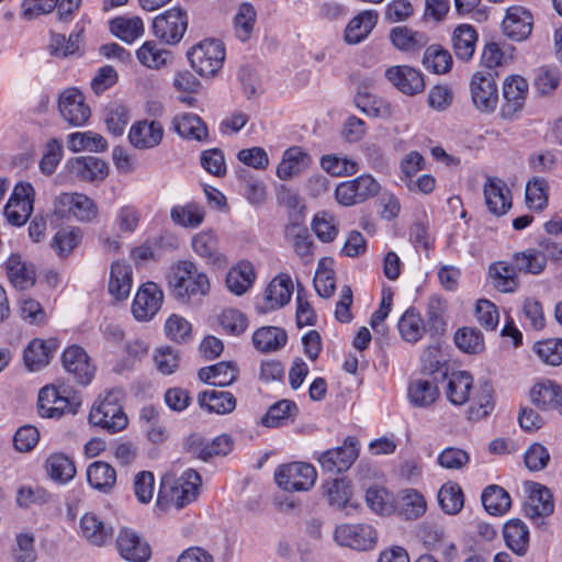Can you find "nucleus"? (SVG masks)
<instances>
[{
	"instance_id": "1",
	"label": "nucleus",
	"mask_w": 562,
	"mask_h": 562,
	"mask_svg": "<svg viewBox=\"0 0 562 562\" xmlns=\"http://www.w3.org/2000/svg\"><path fill=\"white\" fill-rule=\"evenodd\" d=\"M201 484V476L192 469L167 472L160 480L156 506L162 512L181 509L198 498Z\"/></svg>"
},
{
	"instance_id": "2",
	"label": "nucleus",
	"mask_w": 562,
	"mask_h": 562,
	"mask_svg": "<svg viewBox=\"0 0 562 562\" xmlns=\"http://www.w3.org/2000/svg\"><path fill=\"white\" fill-rule=\"evenodd\" d=\"M167 284L171 294L182 302L205 296L211 289L207 274L191 260L175 262L169 268Z\"/></svg>"
},
{
	"instance_id": "3",
	"label": "nucleus",
	"mask_w": 562,
	"mask_h": 562,
	"mask_svg": "<svg viewBox=\"0 0 562 562\" xmlns=\"http://www.w3.org/2000/svg\"><path fill=\"white\" fill-rule=\"evenodd\" d=\"M122 400L123 394L120 390H111L101 394L91 406L89 422L111 434L122 431L128 424Z\"/></svg>"
},
{
	"instance_id": "4",
	"label": "nucleus",
	"mask_w": 562,
	"mask_h": 562,
	"mask_svg": "<svg viewBox=\"0 0 562 562\" xmlns=\"http://www.w3.org/2000/svg\"><path fill=\"white\" fill-rule=\"evenodd\" d=\"M190 66L203 78H213L222 69L226 50L222 41L216 38H204L187 53Z\"/></svg>"
},
{
	"instance_id": "5",
	"label": "nucleus",
	"mask_w": 562,
	"mask_h": 562,
	"mask_svg": "<svg viewBox=\"0 0 562 562\" xmlns=\"http://www.w3.org/2000/svg\"><path fill=\"white\" fill-rule=\"evenodd\" d=\"M189 25V16L184 9L172 7L153 19V35L168 45H177L183 38Z\"/></svg>"
},
{
	"instance_id": "6",
	"label": "nucleus",
	"mask_w": 562,
	"mask_h": 562,
	"mask_svg": "<svg viewBox=\"0 0 562 562\" xmlns=\"http://www.w3.org/2000/svg\"><path fill=\"white\" fill-rule=\"evenodd\" d=\"M54 214L61 220L92 222L99 214L97 203L83 193L65 192L54 200Z\"/></svg>"
},
{
	"instance_id": "7",
	"label": "nucleus",
	"mask_w": 562,
	"mask_h": 562,
	"mask_svg": "<svg viewBox=\"0 0 562 562\" xmlns=\"http://www.w3.org/2000/svg\"><path fill=\"white\" fill-rule=\"evenodd\" d=\"M471 102L481 114H492L498 105L496 76L490 70L475 71L469 83Z\"/></svg>"
},
{
	"instance_id": "8",
	"label": "nucleus",
	"mask_w": 562,
	"mask_h": 562,
	"mask_svg": "<svg viewBox=\"0 0 562 562\" xmlns=\"http://www.w3.org/2000/svg\"><path fill=\"white\" fill-rule=\"evenodd\" d=\"M316 477V469L306 462L281 464L274 471L277 485L285 492H306L314 486Z\"/></svg>"
},
{
	"instance_id": "9",
	"label": "nucleus",
	"mask_w": 562,
	"mask_h": 562,
	"mask_svg": "<svg viewBox=\"0 0 562 562\" xmlns=\"http://www.w3.org/2000/svg\"><path fill=\"white\" fill-rule=\"evenodd\" d=\"M334 540L340 547L366 551L375 546L378 533L368 524H341L334 530Z\"/></svg>"
},
{
	"instance_id": "10",
	"label": "nucleus",
	"mask_w": 562,
	"mask_h": 562,
	"mask_svg": "<svg viewBox=\"0 0 562 562\" xmlns=\"http://www.w3.org/2000/svg\"><path fill=\"white\" fill-rule=\"evenodd\" d=\"M58 111L61 117L75 127L83 126L91 116V109L85 94L77 88H67L58 98Z\"/></svg>"
},
{
	"instance_id": "11",
	"label": "nucleus",
	"mask_w": 562,
	"mask_h": 562,
	"mask_svg": "<svg viewBox=\"0 0 562 562\" xmlns=\"http://www.w3.org/2000/svg\"><path fill=\"white\" fill-rule=\"evenodd\" d=\"M164 302V292L155 282L143 283L136 291L131 311L138 322H148L159 312Z\"/></svg>"
},
{
	"instance_id": "12",
	"label": "nucleus",
	"mask_w": 562,
	"mask_h": 562,
	"mask_svg": "<svg viewBox=\"0 0 562 562\" xmlns=\"http://www.w3.org/2000/svg\"><path fill=\"white\" fill-rule=\"evenodd\" d=\"M165 137L162 123L154 119H142L135 121L127 134L132 147L137 150H150L158 147Z\"/></svg>"
},
{
	"instance_id": "13",
	"label": "nucleus",
	"mask_w": 562,
	"mask_h": 562,
	"mask_svg": "<svg viewBox=\"0 0 562 562\" xmlns=\"http://www.w3.org/2000/svg\"><path fill=\"white\" fill-rule=\"evenodd\" d=\"M34 189L27 182L15 184L12 194L4 206L8 222L14 226L26 223L33 212Z\"/></svg>"
},
{
	"instance_id": "14",
	"label": "nucleus",
	"mask_w": 562,
	"mask_h": 562,
	"mask_svg": "<svg viewBox=\"0 0 562 562\" xmlns=\"http://www.w3.org/2000/svg\"><path fill=\"white\" fill-rule=\"evenodd\" d=\"M524 488L526 492L524 512L528 518L538 521L553 513V497L544 485L529 481L524 483Z\"/></svg>"
},
{
	"instance_id": "15",
	"label": "nucleus",
	"mask_w": 562,
	"mask_h": 562,
	"mask_svg": "<svg viewBox=\"0 0 562 562\" xmlns=\"http://www.w3.org/2000/svg\"><path fill=\"white\" fill-rule=\"evenodd\" d=\"M77 533L89 544L103 547L111 542L113 528L100 514L87 512L79 518Z\"/></svg>"
},
{
	"instance_id": "16",
	"label": "nucleus",
	"mask_w": 562,
	"mask_h": 562,
	"mask_svg": "<svg viewBox=\"0 0 562 562\" xmlns=\"http://www.w3.org/2000/svg\"><path fill=\"white\" fill-rule=\"evenodd\" d=\"M502 116L512 119L525 106L529 92L528 81L520 75L507 76L503 81Z\"/></svg>"
},
{
	"instance_id": "17",
	"label": "nucleus",
	"mask_w": 562,
	"mask_h": 562,
	"mask_svg": "<svg viewBox=\"0 0 562 562\" xmlns=\"http://www.w3.org/2000/svg\"><path fill=\"white\" fill-rule=\"evenodd\" d=\"M65 168L74 179L85 182H100L109 175L108 164L94 156H79L66 161Z\"/></svg>"
},
{
	"instance_id": "18",
	"label": "nucleus",
	"mask_w": 562,
	"mask_h": 562,
	"mask_svg": "<svg viewBox=\"0 0 562 562\" xmlns=\"http://www.w3.org/2000/svg\"><path fill=\"white\" fill-rule=\"evenodd\" d=\"M501 29L507 38L515 42L525 41L532 32L533 16L527 8L512 5L506 10Z\"/></svg>"
},
{
	"instance_id": "19",
	"label": "nucleus",
	"mask_w": 562,
	"mask_h": 562,
	"mask_svg": "<svg viewBox=\"0 0 562 562\" xmlns=\"http://www.w3.org/2000/svg\"><path fill=\"white\" fill-rule=\"evenodd\" d=\"M359 448L356 438L348 437L344 445L322 452L317 460L324 471L342 472L348 470L358 457Z\"/></svg>"
},
{
	"instance_id": "20",
	"label": "nucleus",
	"mask_w": 562,
	"mask_h": 562,
	"mask_svg": "<svg viewBox=\"0 0 562 562\" xmlns=\"http://www.w3.org/2000/svg\"><path fill=\"white\" fill-rule=\"evenodd\" d=\"M68 390L63 385L49 384L38 393V413L42 417L56 418L71 412Z\"/></svg>"
},
{
	"instance_id": "21",
	"label": "nucleus",
	"mask_w": 562,
	"mask_h": 562,
	"mask_svg": "<svg viewBox=\"0 0 562 562\" xmlns=\"http://www.w3.org/2000/svg\"><path fill=\"white\" fill-rule=\"evenodd\" d=\"M63 367L81 384H89L94 376V366L83 348L72 345L63 352Z\"/></svg>"
},
{
	"instance_id": "22",
	"label": "nucleus",
	"mask_w": 562,
	"mask_h": 562,
	"mask_svg": "<svg viewBox=\"0 0 562 562\" xmlns=\"http://www.w3.org/2000/svg\"><path fill=\"white\" fill-rule=\"evenodd\" d=\"M312 162L307 150L301 146H291L283 151L276 175L280 180L288 181L307 170Z\"/></svg>"
},
{
	"instance_id": "23",
	"label": "nucleus",
	"mask_w": 562,
	"mask_h": 562,
	"mask_svg": "<svg viewBox=\"0 0 562 562\" xmlns=\"http://www.w3.org/2000/svg\"><path fill=\"white\" fill-rule=\"evenodd\" d=\"M385 77L397 90L407 95L420 93L425 89L423 74L411 66H392L385 70Z\"/></svg>"
},
{
	"instance_id": "24",
	"label": "nucleus",
	"mask_w": 562,
	"mask_h": 562,
	"mask_svg": "<svg viewBox=\"0 0 562 562\" xmlns=\"http://www.w3.org/2000/svg\"><path fill=\"white\" fill-rule=\"evenodd\" d=\"M191 247L207 265L222 268L227 263L226 256L218 248L217 236L211 229L194 234L191 238Z\"/></svg>"
},
{
	"instance_id": "25",
	"label": "nucleus",
	"mask_w": 562,
	"mask_h": 562,
	"mask_svg": "<svg viewBox=\"0 0 562 562\" xmlns=\"http://www.w3.org/2000/svg\"><path fill=\"white\" fill-rule=\"evenodd\" d=\"M121 557L131 562H146L151 554L149 544L134 530L123 528L116 539Z\"/></svg>"
},
{
	"instance_id": "26",
	"label": "nucleus",
	"mask_w": 562,
	"mask_h": 562,
	"mask_svg": "<svg viewBox=\"0 0 562 562\" xmlns=\"http://www.w3.org/2000/svg\"><path fill=\"white\" fill-rule=\"evenodd\" d=\"M428 508L425 495L417 488L406 487L397 493L395 501V514L405 520L422 518Z\"/></svg>"
},
{
	"instance_id": "27",
	"label": "nucleus",
	"mask_w": 562,
	"mask_h": 562,
	"mask_svg": "<svg viewBox=\"0 0 562 562\" xmlns=\"http://www.w3.org/2000/svg\"><path fill=\"white\" fill-rule=\"evenodd\" d=\"M293 283L288 274L277 276L266 288L261 311L267 313L283 307L291 300Z\"/></svg>"
},
{
	"instance_id": "28",
	"label": "nucleus",
	"mask_w": 562,
	"mask_h": 562,
	"mask_svg": "<svg viewBox=\"0 0 562 562\" xmlns=\"http://www.w3.org/2000/svg\"><path fill=\"white\" fill-rule=\"evenodd\" d=\"M133 286V268L121 260L112 262L108 281V291L115 301H125Z\"/></svg>"
},
{
	"instance_id": "29",
	"label": "nucleus",
	"mask_w": 562,
	"mask_h": 562,
	"mask_svg": "<svg viewBox=\"0 0 562 562\" xmlns=\"http://www.w3.org/2000/svg\"><path fill=\"white\" fill-rule=\"evenodd\" d=\"M484 198L487 209L495 215H504L512 207L510 190L502 179L487 178Z\"/></svg>"
},
{
	"instance_id": "30",
	"label": "nucleus",
	"mask_w": 562,
	"mask_h": 562,
	"mask_svg": "<svg viewBox=\"0 0 562 562\" xmlns=\"http://www.w3.org/2000/svg\"><path fill=\"white\" fill-rule=\"evenodd\" d=\"M109 30L120 41L133 44L144 35L145 25L138 15L123 14L109 21Z\"/></svg>"
},
{
	"instance_id": "31",
	"label": "nucleus",
	"mask_w": 562,
	"mask_h": 562,
	"mask_svg": "<svg viewBox=\"0 0 562 562\" xmlns=\"http://www.w3.org/2000/svg\"><path fill=\"white\" fill-rule=\"evenodd\" d=\"M256 278L254 265L250 261L241 260L229 268L225 283L229 292L243 295L252 288Z\"/></svg>"
},
{
	"instance_id": "32",
	"label": "nucleus",
	"mask_w": 562,
	"mask_h": 562,
	"mask_svg": "<svg viewBox=\"0 0 562 562\" xmlns=\"http://www.w3.org/2000/svg\"><path fill=\"white\" fill-rule=\"evenodd\" d=\"M503 538L506 547L518 557H524L530 542L529 527L518 518L507 520L503 526Z\"/></svg>"
},
{
	"instance_id": "33",
	"label": "nucleus",
	"mask_w": 562,
	"mask_h": 562,
	"mask_svg": "<svg viewBox=\"0 0 562 562\" xmlns=\"http://www.w3.org/2000/svg\"><path fill=\"white\" fill-rule=\"evenodd\" d=\"M57 349L56 340H43L35 338L29 342L24 349L23 359L30 371H38L46 367L53 353Z\"/></svg>"
},
{
	"instance_id": "34",
	"label": "nucleus",
	"mask_w": 562,
	"mask_h": 562,
	"mask_svg": "<svg viewBox=\"0 0 562 562\" xmlns=\"http://www.w3.org/2000/svg\"><path fill=\"white\" fill-rule=\"evenodd\" d=\"M175 133L181 138L202 142L207 137V128L198 114L182 112L171 120Z\"/></svg>"
},
{
	"instance_id": "35",
	"label": "nucleus",
	"mask_w": 562,
	"mask_h": 562,
	"mask_svg": "<svg viewBox=\"0 0 562 562\" xmlns=\"http://www.w3.org/2000/svg\"><path fill=\"white\" fill-rule=\"evenodd\" d=\"M378 18V12L374 10H364L358 13L345 29V41L350 45L364 41L376 25Z\"/></svg>"
},
{
	"instance_id": "36",
	"label": "nucleus",
	"mask_w": 562,
	"mask_h": 562,
	"mask_svg": "<svg viewBox=\"0 0 562 562\" xmlns=\"http://www.w3.org/2000/svg\"><path fill=\"white\" fill-rule=\"evenodd\" d=\"M44 469L48 477L58 484L69 483L77 473L74 460L63 452L50 453L45 460Z\"/></svg>"
},
{
	"instance_id": "37",
	"label": "nucleus",
	"mask_w": 562,
	"mask_h": 562,
	"mask_svg": "<svg viewBox=\"0 0 562 562\" xmlns=\"http://www.w3.org/2000/svg\"><path fill=\"white\" fill-rule=\"evenodd\" d=\"M138 63L147 69L159 70L170 64L172 54L154 40L145 41L136 49Z\"/></svg>"
},
{
	"instance_id": "38",
	"label": "nucleus",
	"mask_w": 562,
	"mask_h": 562,
	"mask_svg": "<svg viewBox=\"0 0 562 562\" xmlns=\"http://www.w3.org/2000/svg\"><path fill=\"white\" fill-rule=\"evenodd\" d=\"M4 265L8 279L15 289L27 290L34 285L35 270L20 255L12 254Z\"/></svg>"
},
{
	"instance_id": "39",
	"label": "nucleus",
	"mask_w": 562,
	"mask_h": 562,
	"mask_svg": "<svg viewBox=\"0 0 562 562\" xmlns=\"http://www.w3.org/2000/svg\"><path fill=\"white\" fill-rule=\"evenodd\" d=\"M516 266L507 261H496L488 268V279L499 292L512 293L518 288Z\"/></svg>"
},
{
	"instance_id": "40",
	"label": "nucleus",
	"mask_w": 562,
	"mask_h": 562,
	"mask_svg": "<svg viewBox=\"0 0 562 562\" xmlns=\"http://www.w3.org/2000/svg\"><path fill=\"white\" fill-rule=\"evenodd\" d=\"M529 395L530 401L538 408L557 409L562 396V386L552 380H542L532 385Z\"/></svg>"
},
{
	"instance_id": "41",
	"label": "nucleus",
	"mask_w": 562,
	"mask_h": 562,
	"mask_svg": "<svg viewBox=\"0 0 562 562\" xmlns=\"http://www.w3.org/2000/svg\"><path fill=\"white\" fill-rule=\"evenodd\" d=\"M481 502L486 513L495 517L506 515L512 507L509 493L496 484H491L483 490Z\"/></svg>"
},
{
	"instance_id": "42",
	"label": "nucleus",
	"mask_w": 562,
	"mask_h": 562,
	"mask_svg": "<svg viewBox=\"0 0 562 562\" xmlns=\"http://www.w3.org/2000/svg\"><path fill=\"white\" fill-rule=\"evenodd\" d=\"M473 378L469 372H452L447 378L446 396L453 405H463L470 398Z\"/></svg>"
},
{
	"instance_id": "43",
	"label": "nucleus",
	"mask_w": 562,
	"mask_h": 562,
	"mask_svg": "<svg viewBox=\"0 0 562 562\" xmlns=\"http://www.w3.org/2000/svg\"><path fill=\"white\" fill-rule=\"evenodd\" d=\"M86 475L90 486L102 493L111 492L116 484L115 469L104 461H94L88 465Z\"/></svg>"
},
{
	"instance_id": "44",
	"label": "nucleus",
	"mask_w": 562,
	"mask_h": 562,
	"mask_svg": "<svg viewBox=\"0 0 562 562\" xmlns=\"http://www.w3.org/2000/svg\"><path fill=\"white\" fill-rule=\"evenodd\" d=\"M205 218V209L195 202L176 204L170 210L171 222L183 228H196Z\"/></svg>"
},
{
	"instance_id": "45",
	"label": "nucleus",
	"mask_w": 562,
	"mask_h": 562,
	"mask_svg": "<svg viewBox=\"0 0 562 562\" xmlns=\"http://www.w3.org/2000/svg\"><path fill=\"white\" fill-rule=\"evenodd\" d=\"M252 345L260 352H273L285 346L288 335L277 326H263L252 334Z\"/></svg>"
},
{
	"instance_id": "46",
	"label": "nucleus",
	"mask_w": 562,
	"mask_h": 562,
	"mask_svg": "<svg viewBox=\"0 0 562 562\" xmlns=\"http://www.w3.org/2000/svg\"><path fill=\"white\" fill-rule=\"evenodd\" d=\"M477 33L473 25L459 24L452 34V47L456 56L461 60H469L475 52Z\"/></svg>"
},
{
	"instance_id": "47",
	"label": "nucleus",
	"mask_w": 562,
	"mask_h": 562,
	"mask_svg": "<svg viewBox=\"0 0 562 562\" xmlns=\"http://www.w3.org/2000/svg\"><path fill=\"white\" fill-rule=\"evenodd\" d=\"M67 147L72 153H103L108 149V142L93 131L74 132L67 136Z\"/></svg>"
},
{
	"instance_id": "48",
	"label": "nucleus",
	"mask_w": 562,
	"mask_h": 562,
	"mask_svg": "<svg viewBox=\"0 0 562 562\" xmlns=\"http://www.w3.org/2000/svg\"><path fill=\"white\" fill-rule=\"evenodd\" d=\"M390 40L396 49L406 53L419 50L428 43V37L425 33L414 31L407 26L392 29Z\"/></svg>"
},
{
	"instance_id": "49",
	"label": "nucleus",
	"mask_w": 562,
	"mask_h": 562,
	"mask_svg": "<svg viewBox=\"0 0 562 562\" xmlns=\"http://www.w3.org/2000/svg\"><path fill=\"white\" fill-rule=\"evenodd\" d=\"M190 450L202 460H207L213 456H225L233 447V441L229 436L221 435L214 438L211 442H206L199 437L190 438Z\"/></svg>"
},
{
	"instance_id": "50",
	"label": "nucleus",
	"mask_w": 562,
	"mask_h": 562,
	"mask_svg": "<svg viewBox=\"0 0 562 562\" xmlns=\"http://www.w3.org/2000/svg\"><path fill=\"white\" fill-rule=\"evenodd\" d=\"M199 404L209 413L224 415L235 409L236 398L227 391L209 390L199 395Z\"/></svg>"
},
{
	"instance_id": "51",
	"label": "nucleus",
	"mask_w": 562,
	"mask_h": 562,
	"mask_svg": "<svg viewBox=\"0 0 562 562\" xmlns=\"http://www.w3.org/2000/svg\"><path fill=\"white\" fill-rule=\"evenodd\" d=\"M237 375L238 369L233 362H218L199 370V379L201 381L217 386L232 384L237 379Z\"/></svg>"
},
{
	"instance_id": "52",
	"label": "nucleus",
	"mask_w": 562,
	"mask_h": 562,
	"mask_svg": "<svg viewBox=\"0 0 562 562\" xmlns=\"http://www.w3.org/2000/svg\"><path fill=\"white\" fill-rule=\"evenodd\" d=\"M322 169L331 177L345 178L359 171V162L340 154H326L319 160Z\"/></svg>"
},
{
	"instance_id": "53",
	"label": "nucleus",
	"mask_w": 562,
	"mask_h": 562,
	"mask_svg": "<svg viewBox=\"0 0 562 562\" xmlns=\"http://www.w3.org/2000/svg\"><path fill=\"white\" fill-rule=\"evenodd\" d=\"M438 504L447 515L459 514L464 505V495L461 486L457 482H446L437 494Z\"/></svg>"
},
{
	"instance_id": "54",
	"label": "nucleus",
	"mask_w": 562,
	"mask_h": 562,
	"mask_svg": "<svg viewBox=\"0 0 562 562\" xmlns=\"http://www.w3.org/2000/svg\"><path fill=\"white\" fill-rule=\"evenodd\" d=\"M394 495L383 486H371L366 492V503L376 515L390 516L395 514Z\"/></svg>"
},
{
	"instance_id": "55",
	"label": "nucleus",
	"mask_w": 562,
	"mask_h": 562,
	"mask_svg": "<svg viewBox=\"0 0 562 562\" xmlns=\"http://www.w3.org/2000/svg\"><path fill=\"white\" fill-rule=\"evenodd\" d=\"M438 396L437 385L428 380L418 379L409 383L407 397L415 407H428L436 402Z\"/></svg>"
},
{
	"instance_id": "56",
	"label": "nucleus",
	"mask_w": 562,
	"mask_h": 562,
	"mask_svg": "<svg viewBox=\"0 0 562 562\" xmlns=\"http://www.w3.org/2000/svg\"><path fill=\"white\" fill-rule=\"evenodd\" d=\"M314 286L322 297H329L334 294L336 279L334 271V260L329 257L319 259L314 277Z\"/></svg>"
},
{
	"instance_id": "57",
	"label": "nucleus",
	"mask_w": 562,
	"mask_h": 562,
	"mask_svg": "<svg viewBox=\"0 0 562 562\" xmlns=\"http://www.w3.org/2000/svg\"><path fill=\"white\" fill-rule=\"evenodd\" d=\"M140 211L131 204L122 205L115 212L114 227L122 237L132 236L139 227Z\"/></svg>"
},
{
	"instance_id": "58",
	"label": "nucleus",
	"mask_w": 562,
	"mask_h": 562,
	"mask_svg": "<svg viewBox=\"0 0 562 562\" xmlns=\"http://www.w3.org/2000/svg\"><path fill=\"white\" fill-rule=\"evenodd\" d=\"M518 272L540 274L547 266L546 255L536 248H528L513 256Z\"/></svg>"
},
{
	"instance_id": "59",
	"label": "nucleus",
	"mask_w": 562,
	"mask_h": 562,
	"mask_svg": "<svg viewBox=\"0 0 562 562\" xmlns=\"http://www.w3.org/2000/svg\"><path fill=\"white\" fill-rule=\"evenodd\" d=\"M423 65L434 74L442 75L451 69L452 57L442 46L434 44L426 48Z\"/></svg>"
},
{
	"instance_id": "60",
	"label": "nucleus",
	"mask_w": 562,
	"mask_h": 562,
	"mask_svg": "<svg viewBox=\"0 0 562 562\" xmlns=\"http://www.w3.org/2000/svg\"><path fill=\"white\" fill-rule=\"evenodd\" d=\"M526 204L533 211H542L548 205L549 183L544 178L535 177L526 184Z\"/></svg>"
},
{
	"instance_id": "61",
	"label": "nucleus",
	"mask_w": 562,
	"mask_h": 562,
	"mask_svg": "<svg viewBox=\"0 0 562 562\" xmlns=\"http://www.w3.org/2000/svg\"><path fill=\"white\" fill-rule=\"evenodd\" d=\"M103 119L108 131L114 136H121L130 119L128 109L116 101L110 102L104 108Z\"/></svg>"
},
{
	"instance_id": "62",
	"label": "nucleus",
	"mask_w": 562,
	"mask_h": 562,
	"mask_svg": "<svg viewBox=\"0 0 562 562\" xmlns=\"http://www.w3.org/2000/svg\"><path fill=\"white\" fill-rule=\"evenodd\" d=\"M18 313L22 321L34 326H42L48 319V313L42 304L26 295L18 301Z\"/></svg>"
},
{
	"instance_id": "63",
	"label": "nucleus",
	"mask_w": 562,
	"mask_h": 562,
	"mask_svg": "<svg viewBox=\"0 0 562 562\" xmlns=\"http://www.w3.org/2000/svg\"><path fill=\"white\" fill-rule=\"evenodd\" d=\"M398 330L407 342L418 341L425 333V324L419 313L407 310L398 321Z\"/></svg>"
},
{
	"instance_id": "64",
	"label": "nucleus",
	"mask_w": 562,
	"mask_h": 562,
	"mask_svg": "<svg viewBox=\"0 0 562 562\" xmlns=\"http://www.w3.org/2000/svg\"><path fill=\"white\" fill-rule=\"evenodd\" d=\"M323 488L329 505L345 508L349 504L352 490L351 484L346 479L327 481Z\"/></svg>"
}]
</instances>
